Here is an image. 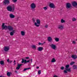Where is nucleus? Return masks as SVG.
Returning a JSON list of instances; mask_svg holds the SVG:
<instances>
[{
    "mask_svg": "<svg viewBox=\"0 0 77 77\" xmlns=\"http://www.w3.org/2000/svg\"><path fill=\"white\" fill-rule=\"evenodd\" d=\"M71 7V5L69 3H66V8L67 9H69Z\"/></svg>",
    "mask_w": 77,
    "mask_h": 77,
    "instance_id": "nucleus-7",
    "label": "nucleus"
},
{
    "mask_svg": "<svg viewBox=\"0 0 77 77\" xmlns=\"http://www.w3.org/2000/svg\"><path fill=\"white\" fill-rule=\"evenodd\" d=\"M15 72H16V73H18V72H17V71H15Z\"/></svg>",
    "mask_w": 77,
    "mask_h": 77,
    "instance_id": "nucleus-44",
    "label": "nucleus"
},
{
    "mask_svg": "<svg viewBox=\"0 0 77 77\" xmlns=\"http://www.w3.org/2000/svg\"><path fill=\"white\" fill-rule=\"evenodd\" d=\"M55 40L56 42H59V38H55Z\"/></svg>",
    "mask_w": 77,
    "mask_h": 77,
    "instance_id": "nucleus-24",
    "label": "nucleus"
},
{
    "mask_svg": "<svg viewBox=\"0 0 77 77\" xmlns=\"http://www.w3.org/2000/svg\"><path fill=\"white\" fill-rule=\"evenodd\" d=\"M21 34L22 36H25V32L23 31H21Z\"/></svg>",
    "mask_w": 77,
    "mask_h": 77,
    "instance_id": "nucleus-21",
    "label": "nucleus"
},
{
    "mask_svg": "<svg viewBox=\"0 0 77 77\" xmlns=\"http://www.w3.org/2000/svg\"><path fill=\"white\" fill-rule=\"evenodd\" d=\"M5 23H3L2 25V30H7L8 29L10 31L13 30V27L10 26H7L5 25Z\"/></svg>",
    "mask_w": 77,
    "mask_h": 77,
    "instance_id": "nucleus-1",
    "label": "nucleus"
},
{
    "mask_svg": "<svg viewBox=\"0 0 77 77\" xmlns=\"http://www.w3.org/2000/svg\"><path fill=\"white\" fill-rule=\"evenodd\" d=\"M50 46L51 47V48H52V49H53V50H56V48H57V47H56V45L53 44H51Z\"/></svg>",
    "mask_w": 77,
    "mask_h": 77,
    "instance_id": "nucleus-8",
    "label": "nucleus"
},
{
    "mask_svg": "<svg viewBox=\"0 0 77 77\" xmlns=\"http://www.w3.org/2000/svg\"><path fill=\"white\" fill-rule=\"evenodd\" d=\"M7 61L8 62H9V59H8L7 60Z\"/></svg>",
    "mask_w": 77,
    "mask_h": 77,
    "instance_id": "nucleus-40",
    "label": "nucleus"
},
{
    "mask_svg": "<svg viewBox=\"0 0 77 77\" xmlns=\"http://www.w3.org/2000/svg\"><path fill=\"white\" fill-rule=\"evenodd\" d=\"M48 40L49 42L52 41V38L51 37H48Z\"/></svg>",
    "mask_w": 77,
    "mask_h": 77,
    "instance_id": "nucleus-19",
    "label": "nucleus"
},
{
    "mask_svg": "<svg viewBox=\"0 0 77 77\" xmlns=\"http://www.w3.org/2000/svg\"><path fill=\"white\" fill-rule=\"evenodd\" d=\"M30 62V60H28L27 61V60H24V59H22V61L21 62V63H24V64H25L26 63H27L28 62Z\"/></svg>",
    "mask_w": 77,
    "mask_h": 77,
    "instance_id": "nucleus-12",
    "label": "nucleus"
},
{
    "mask_svg": "<svg viewBox=\"0 0 77 77\" xmlns=\"http://www.w3.org/2000/svg\"><path fill=\"white\" fill-rule=\"evenodd\" d=\"M12 62V61H10V63H11V62Z\"/></svg>",
    "mask_w": 77,
    "mask_h": 77,
    "instance_id": "nucleus-46",
    "label": "nucleus"
},
{
    "mask_svg": "<svg viewBox=\"0 0 77 77\" xmlns=\"http://www.w3.org/2000/svg\"><path fill=\"white\" fill-rule=\"evenodd\" d=\"M36 68H37V69H39V67L38 66L36 67Z\"/></svg>",
    "mask_w": 77,
    "mask_h": 77,
    "instance_id": "nucleus-42",
    "label": "nucleus"
},
{
    "mask_svg": "<svg viewBox=\"0 0 77 77\" xmlns=\"http://www.w3.org/2000/svg\"><path fill=\"white\" fill-rule=\"evenodd\" d=\"M0 77H4L3 76H0Z\"/></svg>",
    "mask_w": 77,
    "mask_h": 77,
    "instance_id": "nucleus-47",
    "label": "nucleus"
},
{
    "mask_svg": "<svg viewBox=\"0 0 77 77\" xmlns=\"http://www.w3.org/2000/svg\"><path fill=\"white\" fill-rule=\"evenodd\" d=\"M22 66V64H17V67H16V69L18 70L20 69V68L21 67V66Z\"/></svg>",
    "mask_w": 77,
    "mask_h": 77,
    "instance_id": "nucleus-14",
    "label": "nucleus"
},
{
    "mask_svg": "<svg viewBox=\"0 0 77 77\" xmlns=\"http://www.w3.org/2000/svg\"><path fill=\"white\" fill-rule=\"evenodd\" d=\"M4 5H6L8 4H9L10 3V1L9 0H4L3 2Z\"/></svg>",
    "mask_w": 77,
    "mask_h": 77,
    "instance_id": "nucleus-10",
    "label": "nucleus"
},
{
    "mask_svg": "<svg viewBox=\"0 0 77 77\" xmlns=\"http://www.w3.org/2000/svg\"><path fill=\"white\" fill-rule=\"evenodd\" d=\"M41 24V20L39 19H37L36 20V22L34 23V25L35 26L37 27H39L40 26Z\"/></svg>",
    "mask_w": 77,
    "mask_h": 77,
    "instance_id": "nucleus-3",
    "label": "nucleus"
},
{
    "mask_svg": "<svg viewBox=\"0 0 77 77\" xmlns=\"http://www.w3.org/2000/svg\"><path fill=\"white\" fill-rule=\"evenodd\" d=\"M63 72H64V74H66V73H67V70H64V71Z\"/></svg>",
    "mask_w": 77,
    "mask_h": 77,
    "instance_id": "nucleus-37",
    "label": "nucleus"
},
{
    "mask_svg": "<svg viewBox=\"0 0 77 77\" xmlns=\"http://www.w3.org/2000/svg\"><path fill=\"white\" fill-rule=\"evenodd\" d=\"M58 28L60 30H62L63 29V26L62 25H59L58 26Z\"/></svg>",
    "mask_w": 77,
    "mask_h": 77,
    "instance_id": "nucleus-11",
    "label": "nucleus"
},
{
    "mask_svg": "<svg viewBox=\"0 0 77 77\" xmlns=\"http://www.w3.org/2000/svg\"><path fill=\"white\" fill-rule=\"evenodd\" d=\"M16 61H15V60H14V63H15V62H16Z\"/></svg>",
    "mask_w": 77,
    "mask_h": 77,
    "instance_id": "nucleus-48",
    "label": "nucleus"
},
{
    "mask_svg": "<svg viewBox=\"0 0 77 77\" xmlns=\"http://www.w3.org/2000/svg\"><path fill=\"white\" fill-rule=\"evenodd\" d=\"M7 75L9 77V76H11V73L9 72H8L7 73Z\"/></svg>",
    "mask_w": 77,
    "mask_h": 77,
    "instance_id": "nucleus-32",
    "label": "nucleus"
},
{
    "mask_svg": "<svg viewBox=\"0 0 77 77\" xmlns=\"http://www.w3.org/2000/svg\"><path fill=\"white\" fill-rule=\"evenodd\" d=\"M31 47L32 48H33V49H34V50L36 49V45H32Z\"/></svg>",
    "mask_w": 77,
    "mask_h": 77,
    "instance_id": "nucleus-20",
    "label": "nucleus"
},
{
    "mask_svg": "<svg viewBox=\"0 0 77 77\" xmlns=\"http://www.w3.org/2000/svg\"><path fill=\"white\" fill-rule=\"evenodd\" d=\"M30 8L32 11H35V8H36V5L34 3H32L30 5Z\"/></svg>",
    "mask_w": 77,
    "mask_h": 77,
    "instance_id": "nucleus-4",
    "label": "nucleus"
},
{
    "mask_svg": "<svg viewBox=\"0 0 77 77\" xmlns=\"http://www.w3.org/2000/svg\"><path fill=\"white\" fill-rule=\"evenodd\" d=\"M45 42H44V43H43V44H45Z\"/></svg>",
    "mask_w": 77,
    "mask_h": 77,
    "instance_id": "nucleus-49",
    "label": "nucleus"
},
{
    "mask_svg": "<svg viewBox=\"0 0 77 77\" xmlns=\"http://www.w3.org/2000/svg\"><path fill=\"white\" fill-rule=\"evenodd\" d=\"M49 6L51 8H53V9H54V8H56V7L54 4L52 3H50Z\"/></svg>",
    "mask_w": 77,
    "mask_h": 77,
    "instance_id": "nucleus-9",
    "label": "nucleus"
},
{
    "mask_svg": "<svg viewBox=\"0 0 77 77\" xmlns=\"http://www.w3.org/2000/svg\"><path fill=\"white\" fill-rule=\"evenodd\" d=\"M29 57H26V59H29Z\"/></svg>",
    "mask_w": 77,
    "mask_h": 77,
    "instance_id": "nucleus-41",
    "label": "nucleus"
},
{
    "mask_svg": "<svg viewBox=\"0 0 77 77\" xmlns=\"http://www.w3.org/2000/svg\"><path fill=\"white\" fill-rule=\"evenodd\" d=\"M61 23H65V20H64L63 19H62L60 20Z\"/></svg>",
    "mask_w": 77,
    "mask_h": 77,
    "instance_id": "nucleus-22",
    "label": "nucleus"
},
{
    "mask_svg": "<svg viewBox=\"0 0 77 77\" xmlns=\"http://www.w3.org/2000/svg\"><path fill=\"white\" fill-rule=\"evenodd\" d=\"M48 25H46L45 26V28H48Z\"/></svg>",
    "mask_w": 77,
    "mask_h": 77,
    "instance_id": "nucleus-39",
    "label": "nucleus"
},
{
    "mask_svg": "<svg viewBox=\"0 0 77 77\" xmlns=\"http://www.w3.org/2000/svg\"><path fill=\"white\" fill-rule=\"evenodd\" d=\"M32 20V21H33V23H36V21L35 20V18H33Z\"/></svg>",
    "mask_w": 77,
    "mask_h": 77,
    "instance_id": "nucleus-31",
    "label": "nucleus"
},
{
    "mask_svg": "<svg viewBox=\"0 0 77 77\" xmlns=\"http://www.w3.org/2000/svg\"><path fill=\"white\" fill-rule=\"evenodd\" d=\"M64 67L62 66L61 67L60 69H61L63 70L64 69Z\"/></svg>",
    "mask_w": 77,
    "mask_h": 77,
    "instance_id": "nucleus-38",
    "label": "nucleus"
},
{
    "mask_svg": "<svg viewBox=\"0 0 77 77\" xmlns=\"http://www.w3.org/2000/svg\"><path fill=\"white\" fill-rule=\"evenodd\" d=\"M37 50L39 51H42L43 50V47H39L37 48Z\"/></svg>",
    "mask_w": 77,
    "mask_h": 77,
    "instance_id": "nucleus-15",
    "label": "nucleus"
},
{
    "mask_svg": "<svg viewBox=\"0 0 77 77\" xmlns=\"http://www.w3.org/2000/svg\"><path fill=\"white\" fill-rule=\"evenodd\" d=\"M31 62H32V59H31Z\"/></svg>",
    "mask_w": 77,
    "mask_h": 77,
    "instance_id": "nucleus-45",
    "label": "nucleus"
},
{
    "mask_svg": "<svg viewBox=\"0 0 77 77\" xmlns=\"http://www.w3.org/2000/svg\"><path fill=\"white\" fill-rule=\"evenodd\" d=\"M41 70H38V74H41Z\"/></svg>",
    "mask_w": 77,
    "mask_h": 77,
    "instance_id": "nucleus-35",
    "label": "nucleus"
},
{
    "mask_svg": "<svg viewBox=\"0 0 77 77\" xmlns=\"http://www.w3.org/2000/svg\"><path fill=\"white\" fill-rule=\"evenodd\" d=\"M72 21H73L74 22H75V21H77V18L75 17H73L72 20Z\"/></svg>",
    "mask_w": 77,
    "mask_h": 77,
    "instance_id": "nucleus-23",
    "label": "nucleus"
},
{
    "mask_svg": "<svg viewBox=\"0 0 77 77\" xmlns=\"http://www.w3.org/2000/svg\"><path fill=\"white\" fill-rule=\"evenodd\" d=\"M7 9L8 11L14 12L15 11V5H8L7 6Z\"/></svg>",
    "mask_w": 77,
    "mask_h": 77,
    "instance_id": "nucleus-2",
    "label": "nucleus"
},
{
    "mask_svg": "<svg viewBox=\"0 0 77 77\" xmlns=\"http://www.w3.org/2000/svg\"><path fill=\"white\" fill-rule=\"evenodd\" d=\"M69 67V65H67L66 66V68L65 69L68 72H71V68H68Z\"/></svg>",
    "mask_w": 77,
    "mask_h": 77,
    "instance_id": "nucleus-6",
    "label": "nucleus"
},
{
    "mask_svg": "<svg viewBox=\"0 0 77 77\" xmlns=\"http://www.w3.org/2000/svg\"><path fill=\"white\" fill-rule=\"evenodd\" d=\"M72 44L75 45L76 44V42L75 41H73L72 42Z\"/></svg>",
    "mask_w": 77,
    "mask_h": 77,
    "instance_id": "nucleus-33",
    "label": "nucleus"
},
{
    "mask_svg": "<svg viewBox=\"0 0 77 77\" xmlns=\"http://www.w3.org/2000/svg\"><path fill=\"white\" fill-rule=\"evenodd\" d=\"M75 63V62L74 61H72L71 63H70V65H74Z\"/></svg>",
    "mask_w": 77,
    "mask_h": 77,
    "instance_id": "nucleus-29",
    "label": "nucleus"
},
{
    "mask_svg": "<svg viewBox=\"0 0 77 77\" xmlns=\"http://www.w3.org/2000/svg\"><path fill=\"white\" fill-rule=\"evenodd\" d=\"M71 57L73 59H77V55H72L71 56Z\"/></svg>",
    "mask_w": 77,
    "mask_h": 77,
    "instance_id": "nucleus-16",
    "label": "nucleus"
},
{
    "mask_svg": "<svg viewBox=\"0 0 77 77\" xmlns=\"http://www.w3.org/2000/svg\"><path fill=\"white\" fill-rule=\"evenodd\" d=\"M72 67H73V68L74 69H77V66L75 65H74Z\"/></svg>",
    "mask_w": 77,
    "mask_h": 77,
    "instance_id": "nucleus-26",
    "label": "nucleus"
},
{
    "mask_svg": "<svg viewBox=\"0 0 77 77\" xmlns=\"http://www.w3.org/2000/svg\"><path fill=\"white\" fill-rule=\"evenodd\" d=\"M72 5L75 8H77V3L76 1L73 2L72 3Z\"/></svg>",
    "mask_w": 77,
    "mask_h": 77,
    "instance_id": "nucleus-5",
    "label": "nucleus"
},
{
    "mask_svg": "<svg viewBox=\"0 0 77 77\" xmlns=\"http://www.w3.org/2000/svg\"><path fill=\"white\" fill-rule=\"evenodd\" d=\"M30 69V67L24 69L23 70V71H26V70H27L29 69Z\"/></svg>",
    "mask_w": 77,
    "mask_h": 77,
    "instance_id": "nucleus-30",
    "label": "nucleus"
},
{
    "mask_svg": "<svg viewBox=\"0 0 77 77\" xmlns=\"http://www.w3.org/2000/svg\"><path fill=\"white\" fill-rule=\"evenodd\" d=\"M16 63H14V65H15Z\"/></svg>",
    "mask_w": 77,
    "mask_h": 77,
    "instance_id": "nucleus-50",
    "label": "nucleus"
},
{
    "mask_svg": "<svg viewBox=\"0 0 77 77\" xmlns=\"http://www.w3.org/2000/svg\"><path fill=\"white\" fill-rule=\"evenodd\" d=\"M38 45H44V44L41 43H39Z\"/></svg>",
    "mask_w": 77,
    "mask_h": 77,
    "instance_id": "nucleus-36",
    "label": "nucleus"
},
{
    "mask_svg": "<svg viewBox=\"0 0 77 77\" xmlns=\"http://www.w3.org/2000/svg\"><path fill=\"white\" fill-rule=\"evenodd\" d=\"M0 63L1 65H4V62L2 60L0 61Z\"/></svg>",
    "mask_w": 77,
    "mask_h": 77,
    "instance_id": "nucleus-28",
    "label": "nucleus"
},
{
    "mask_svg": "<svg viewBox=\"0 0 77 77\" xmlns=\"http://www.w3.org/2000/svg\"><path fill=\"white\" fill-rule=\"evenodd\" d=\"M18 0H12V2L13 3H16L17 2Z\"/></svg>",
    "mask_w": 77,
    "mask_h": 77,
    "instance_id": "nucleus-34",
    "label": "nucleus"
},
{
    "mask_svg": "<svg viewBox=\"0 0 77 77\" xmlns=\"http://www.w3.org/2000/svg\"><path fill=\"white\" fill-rule=\"evenodd\" d=\"M15 30H13L12 32H11L10 33V35L11 36H13L14 35V34L15 33Z\"/></svg>",
    "mask_w": 77,
    "mask_h": 77,
    "instance_id": "nucleus-18",
    "label": "nucleus"
},
{
    "mask_svg": "<svg viewBox=\"0 0 77 77\" xmlns=\"http://www.w3.org/2000/svg\"><path fill=\"white\" fill-rule=\"evenodd\" d=\"M54 77H59L57 76L56 75H54Z\"/></svg>",
    "mask_w": 77,
    "mask_h": 77,
    "instance_id": "nucleus-43",
    "label": "nucleus"
},
{
    "mask_svg": "<svg viewBox=\"0 0 77 77\" xmlns=\"http://www.w3.org/2000/svg\"><path fill=\"white\" fill-rule=\"evenodd\" d=\"M76 41H77V39H76Z\"/></svg>",
    "mask_w": 77,
    "mask_h": 77,
    "instance_id": "nucleus-51",
    "label": "nucleus"
},
{
    "mask_svg": "<svg viewBox=\"0 0 77 77\" xmlns=\"http://www.w3.org/2000/svg\"><path fill=\"white\" fill-rule=\"evenodd\" d=\"M9 16L10 18H15V16L12 14H10Z\"/></svg>",
    "mask_w": 77,
    "mask_h": 77,
    "instance_id": "nucleus-17",
    "label": "nucleus"
},
{
    "mask_svg": "<svg viewBox=\"0 0 77 77\" xmlns=\"http://www.w3.org/2000/svg\"><path fill=\"white\" fill-rule=\"evenodd\" d=\"M56 62L55 59H54V58H53L51 60V62L52 63H53L54 62Z\"/></svg>",
    "mask_w": 77,
    "mask_h": 77,
    "instance_id": "nucleus-25",
    "label": "nucleus"
},
{
    "mask_svg": "<svg viewBox=\"0 0 77 77\" xmlns=\"http://www.w3.org/2000/svg\"><path fill=\"white\" fill-rule=\"evenodd\" d=\"M9 50V47L8 46H5L4 47V50L5 51H8Z\"/></svg>",
    "mask_w": 77,
    "mask_h": 77,
    "instance_id": "nucleus-13",
    "label": "nucleus"
},
{
    "mask_svg": "<svg viewBox=\"0 0 77 77\" xmlns=\"http://www.w3.org/2000/svg\"><path fill=\"white\" fill-rule=\"evenodd\" d=\"M43 9H44V10H45V11H47V9H48V7L46 6V7H43Z\"/></svg>",
    "mask_w": 77,
    "mask_h": 77,
    "instance_id": "nucleus-27",
    "label": "nucleus"
}]
</instances>
